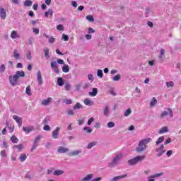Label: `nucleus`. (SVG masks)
Returning a JSON list of instances; mask_svg holds the SVG:
<instances>
[{
  "mask_svg": "<svg viewBox=\"0 0 181 181\" xmlns=\"http://www.w3.org/2000/svg\"><path fill=\"white\" fill-rule=\"evenodd\" d=\"M152 139L149 137L139 141L137 146L135 148V152L142 153L148 149V145L151 142Z\"/></svg>",
  "mask_w": 181,
  "mask_h": 181,
  "instance_id": "f257e3e1",
  "label": "nucleus"
},
{
  "mask_svg": "<svg viewBox=\"0 0 181 181\" xmlns=\"http://www.w3.org/2000/svg\"><path fill=\"white\" fill-rule=\"evenodd\" d=\"M25 76V71H17L14 76H10L8 78L9 83L12 87H15L18 84V80L20 77H23Z\"/></svg>",
  "mask_w": 181,
  "mask_h": 181,
  "instance_id": "f03ea898",
  "label": "nucleus"
},
{
  "mask_svg": "<svg viewBox=\"0 0 181 181\" xmlns=\"http://www.w3.org/2000/svg\"><path fill=\"white\" fill-rule=\"evenodd\" d=\"M145 159H146V156L145 155L136 156V157L129 160L127 161V163L128 165H129V166H134L139 163V162H142V160H145Z\"/></svg>",
  "mask_w": 181,
  "mask_h": 181,
  "instance_id": "7ed1b4c3",
  "label": "nucleus"
},
{
  "mask_svg": "<svg viewBox=\"0 0 181 181\" xmlns=\"http://www.w3.org/2000/svg\"><path fill=\"white\" fill-rule=\"evenodd\" d=\"M122 153H119L117 154L112 160V162L109 163V167L110 168H115L119 163V161L121 159H122Z\"/></svg>",
  "mask_w": 181,
  "mask_h": 181,
  "instance_id": "20e7f679",
  "label": "nucleus"
},
{
  "mask_svg": "<svg viewBox=\"0 0 181 181\" xmlns=\"http://www.w3.org/2000/svg\"><path fill=\"white\" fill-rule=\"evenodd\" d=\"M168 115H169L170 118H173V110L169 107L161 112L160 118V119H165Z\"/></svg>",
  "mask_w": 181,
  "mask_h": 181,
  "instance_id": "39448f33",
  "label": "nucleus"
},
{
  "mask_svg": "<svg viewBox=\"0 0 181 181\" xmlns=\"http://www.w3.org/2000/svg\"><path fill=\"white\" fill-rule=\"evenodd\" d=\"M68 155L71 158H74L76 156H78V158H80V156L83 155V150L81 149L73 150L71 152H69Z\"/></svg>",
  "mask_w": 181,
  "mask_h": 181,
  "instance_id": "423d86ee",
  "label": "nucleus"
},
{
  "mask_svg": "<svg viewBox=\"0 0 181 181\" xmlns=\"http://www.w3.org/2000/svg\"><path fill=\"white\" fill-rule=\"evenodd\" d=\"M93 174H88L87 175L86 177H84L83 178L81 179V181H100L102 180V177H97V178H94L93 180Z\"/></svg>",
  "mask_w": 181,
  "mask_h": 181,
  "instance_id": "0eeeda50",
  "label": "nucleus"
},
{
  "mask_svg": "<svg viewBox=\"0 0 181 181\" xmlns=\"http://www.w3.org/2000/svg\"><path fill=\"white\" fill-rule=\"evenodd\" d=\"M165 51L164 49H160V54L158 55V63H163V59H165Z\"/></svg>",
  "mask_w": 181,
  "mask_h": 181,
  "instance_id": "6e6552de",
  "label": "nucleus"
},
{
  "mask_svg": "<svg viewBox=\"0 0 181 181\" xmlns=\"http://www.w3.org/2000/svg\"><path fill=\"white\" fill-rule=\"evenodd\" d=\"M0 18L3 21L6 19V10L0 6Z\"/></svg>",
  "mask_w": 181,
  "mask_h": 181,
  "instance_id": "1a4fd4ad",
  "label": "nucleus"
},
{
  "mask_svg": "<svg viewBox=\"0 0 181 181\" xmlns=\"http://www.w3.org/2000/svg\"><path fill=\"white\" fill-rule=\"evenodd\" d=\"M52 100H53V98H47V99H44L41 102V105H44L45 107H46L47 105H50Z\"/></svg>",
  "mask_w": 181,
  "mask_h": 181,
  "instance_id": "9d476101",
  "label": "nucleus"
},
{
  "mask_svg": "<svg viewBox=\"0 0 181 181\" xmlns=\"http://www.w3.org/2000/svg\"><path fill=\"white\" fill-rule=\"evenodd\" d=\"M37 80L39 86L43 84V78L42 77V72L40 71H38L37 73Z\"/></svg>",
  "mask_w": 181,
  "mask_h": 181,
  "instance_id": "9b49d317",
  "label": "nucleus"
},
{
  "mask_svg": "<svg viewBox=\"0 0 181 181\" xmlns=\"http://www.w3.org/2000/svg\"><path fill=\"white\" fill-rule=\"evenodd\" d=\"M60 131V127H57L53 132H52V138L53 139H57L59 137V132Z\"/></svg>",
  "mask_w": 181,
  "mask_h": 181,
  "instance_id": "f8f14e48",
  "label": "nucleus"
},
{
  "mask_svg": "<svg viewBox=\"0 0 181 181\" xmlns=\"http://www.w3.org/2000/svg\"><path fill=\"white\" fill-rule=\"evenodd\" d=\"M13 56L15 60H21V54L19 53V50L14 49L13 52Z\"/></svg>",
  "mask_w": 181,
  "mask_h": 181,
  "instance_id": "ddd939ff",
  "label": "nucleus"
},
{
  "mask_svg": "<svg viewBox=\"0 0 181 181\" xmlns=\"http://www.w3.org/2000/svg\"><path fill=\"white\" fill-rule=\"evenodd\" d=\"M127 174H124V175H122L116 176V177H114L113 178H112L110 180V181H119L122 179H125V177H127Z\"/></svg>",
  "mask_w": 181,
  "mask_h": 181,
  "instance_id": "4468645a",
  "label": "nucleus"
},
{
  "mask_svg": "<svg viewBox=\"0 0 181 181\" xmlns=\"http://www.w3.org/2000/svg\"><path fill=\"white\" fill-rule=\"evenodd\" d=\"M70 150L68 148L64 146H59L57 149V152L59 153H66V152H69Z\"/></svg>",
  "mask_w": 181,
  "mask_h": 181,
  "instance_id": "2eb2a0df",
  "label": "nucleus"
},
{
  "mask_svg": "<svg viewBox=\"0 0 181 181\" xmlns=\"http://www.w3.org/2000/svg\"><path fill=\"white\" fill-rule=\"evenodd\" d=\"M167 132H169V127L165 126L160 129L158 131V134H166Z\"/></svg>",
  "mask_w": 181,
  "mask_h": 181,
  "instance_id": "dca6fc26",
  "label": "nucleus"
},
{
  "mask_svg": "<svg viewBox=\"0 0 181 181\" xmlns=\"http://www.w3.org/2000/svg\"><path fill=\"white\" fill-rule=\"evenodd\" d=\"M10 37L11 39H19V35L18 34V31L13 30L10 35Z\"/></svg>",
  "mask_w": 181,
  "mask_h": 181,
  "instance_id": "f3484780",
  "label": "nucleus"
},
{
  "mask_svg": "<svg viewBox=\"0 0 181 181\" xmlns=\"http://www.w3.org/2000/svg\"><path fill=\"white\" fill-rule=\"evenodd\" d=\"M13 149H17L18 152H21L23 149H25L23 144L14 145Z\"/></svg>",
  "mask_w": 181,
  "mask_h": 181,
  "instance_id": "a211bd4d",
  "label": "nucleus"
},
{
  "mask_svg": "<svg viewBox=\"0 0 181 181\" xmlns=\"http://www.w3.org/2000/svg\"><path fill=\"white\" fill-rule=\"evenodd\" d=\"M35 128L32 126L30 127H23V131H24V132H27V134H29V132H32V131H34Z\"/></svg>",
  "mask_w": 181,
  "mask_h": 181,
  "instance_id": "6ab92c4d",
  "label": "nucleus"
},
{
  "mask_svg": "<svg viewBox=\"0 0 181 181\" xmlns=\"http://www.w3.org/2000/svg\"><path fill=\"white\" fill-rule=\"evenodd\" d=\"M13 118L17 122V124H18L19 127H21V125H22V118H21L20 117H18L17 115H13Z\"/></svg>",
  "mask_w": 181,
  "mask_h": 181,
  "instance_id": "aec40b11",
  "label": "nucleus"
},
{
  "mask_svg": "<svg viewBox=\"0 0 181 181\" xmlns=\"http://www.w3.org/2000/svg\"><path fill=\"white\" fill-rule=\"evenodd\" d=\"M103 115L105 117H110V106H105L103 110Z\"/></svg>",
  "mask_w": 181,
  "mask_h": 181,
  "instance_id": "412c9836",
  "label": "nucleus"
},
{
  "mask_svg": "<svg viewBox=\"0 0 181 181\" xmlns=\"http://www.w3.org/2000/svg\"><path fill=\"white\" fill-rule=\"evenodd\" d=\"M49 16L52 18L53 16V8H49L47 11L45 12V18H49Z\"/></svg>",
  "mask_w": 181,
  "mask_h": 181,
  "instance_id": "4be33fe9",
  "label": "nucleus"
},
{
  "mask_svg": "<svg viewBox=\"0 0 181 181\" xmlns=\"http://www.w3.org/2000/svg\"><path fill=\"white\" fill-rule=\"evenodd\" d=\"M85 105H88L89 107H91V105H94V102L93 100L86 98L83 101Z\"/></svg>",
  "mask_w": 181,
  "mask_h": 181,
  "instance_id": "5701e85b",
  "label": "nucleus"
},
{
  "mask_svg": "<svg viewBox=\"0 0 181 181\" xmlns=\"http://www.w3.org/2000/svg\"><path fill=\"white\" fill-rule=\"evenodd\" d=\"M43 36L49 39L48 40L49 43L53 44L56 42V38L53 37H49V35H47V34H43Z\"/></svg>",
  "mask_w": 181,
  "mask_h": 181,
  "instance_id": "b1692460",
  "label": "nucleus"
},
{
  "mask_svg": "<svg viewBox=\"0 0 181 181\" xmlns=\"http://www.w3.org/2000/svg\"><path fill=\"white\" fill-rule=\"evenodd\" d=\"M88 94L89 95H90V97H95L97 94H98V89L95 88H93L92 89V92H89Z\"/></svg>",
  "mask_w": 181,
  "mask_h": 181,
  "instance_id": "393cba45",
  "label": "nucleus"
},
{
  "mask_svg": "<svg viewBox=\"0 0 181 181\" xmlns=\"http://www.w3.org/2000/svg\"><path fill=\"white\" fill-rule=\"evenodd\" d=\"M64 171L63 170H56L54 172V176H60L61 175H64Z\"/></svg>",
  "mask_w": 181,
  "mask_h": 181,
  "instance_id": "a878e982",
  "label": "nucleus"
},
{
  "mask_svg": "<svg viewBox=\"0 0 181 181\" xmlns=\"http://www.w3.org/2000/svg\"><path fill=\"white\" fill-rule=\"evenodd\" d=\"M62 71L63 73H69V71H70V66L67 64H64L62 66Z\"/></svg>",
  "mask_w": 181,
  "mask_h": 181,
  "instance_id": "bb28decb",
  "label": "nucleus"
},
{
  "mask_svg": "<svg viewBox=\"0 0 181 181\" xmlns=\"http://www.w3.org/2000/svg\"><path fill=\"white\" fill-rule=\"evenodd\" d=\"M18 159L21 162H25V160H26V159H28V156H26V154L22 153L20 155Z\"/></svg>",
  "mask_w": 181,
  "mask_h": 181,
  "instance_id": "cd10ccee",
  "label": "nucleus"
},
{
  "mask_svg": "<svg viewBox=\"0 0 181 181\" xmlns=\"http://www.w3.org/2000/svg\"><path fill=\"white\" fill-rule=\"evenodd\" d=\"M97 145V141H92L88 144L87 145V149H91L92 148H94Z\"/></svg>",
  "mask_w": 181,
  "mask_h": 181,
  "instance_id": "c85d7f7f",
  "label": "nucleus"
},
{
  "mask_svg": "<svg viewBox=\"0 0 181 181\" xmlns=\"http://www.w3.org/2000/svg\"><path fill=\"white\" fill-rule=\"evenodd\" d=\"M57 84L59 86V87H63V86H64V81L63 80V78H58Z\"/></svg>",
  "mask_w": 181,
  "mask_h": 181,
  "instance_id": "c756f323",
  "label": "nucleus"
},
{
  "mask_svg": "<svg viewBox=\"0 0 181 181\" xmlns=\"http://www.w3.org/2000/svg\"><path fill=\"white\" fill-rule=\"evenodd\" d=\"M158 103V100L156 98H153L150 101V107H155L156 105V103Z\"/></svg>",
  "mask_w": 181,
  "mask_h": 181,
  "instance_id": "7c9ffc66",
  "label": "nucleus"
},
{
  "mask_svg": "<svg viewBox=\"0 0 181 181\" xmlns=\"http://www.w3.org/2000/svg\"><path fill=\"white\" fill-rule=\"evenodd\" d=\"M25 94H27V95H32V88H30V86L26 87Z\"/></svg>",
  "mask_w": 181,
  "mask_h": 181,
  "instance_id": "2f4dec72",
  "label": "nucleus"
},
{
  "mask_svg": "<svg viewBox=\"0 0 181 181\" xmlns=\"http://www.w3.org/2000/svg\"><path fill=\"white\" fill-rule=\"evenodd\" d=\"M33 1L32 0H25L23 3L24 6H32Z\"/></svg>",
  "mask_w": 181,
  "mask_h": 181,
  "instance_id": "473e14b6",
  "label": "nucleus"
},
{
  "mask_svg": "<svg viewBox=\"0 0 181 181\" xmlns=\"http://www.w3.org/2000/svg\"><path fill=\"white\" fill-rule=\"evenodd\" d=\"M44 53H45V59H47V60L50 59V55H49V48H45Z\"/></svg>",
  "mask_w": 181,
  "mask_h": 181,
  "instance_id": "72a5a7b5",
  "label": "nucleus"
},
{
  "mask_svg": "<svg viewBox=\"0 0 181 181\" xmlns=\"http://www.w3.org/2000/svg\"><path fill=\"white\" fill-rule=\"evenodd\" d=\"M112 81H119L121 80V75L117 74L112 78Z\"/></svg>",
  "mask_w": 181,
  "mask_h": 181,
  "instance_id": "f704fd0d",
  "label": "nucleus"
},
{
  "mask_svg": "<svg viewBox=\"0 0 181 181\" xmlns=\"http://www.w3.org/2000/svg\"><path fill=\"white\" fill-rule=\"evenodd\" d=\"M11 140L13 144H18V142H19V139H18L15 135L11 136Z\"/></svg>",
  "mask_w": 181,
  "mask_h": 181,
  "instance_id": "c9c22d12",
  "label": "nucleus"
},
{
  "mask_svg": "<svg viewBox=\"0 0 181 181\" xmlns=\"http://www.w3.org/2000/svg\"><path fill=\"white\" fill-rule=\"evenodd\" d=\"M63 103L66 105H70V104H72L73 100H71V99H64Z\"/></svg>",
  "mask_w": 181,
  "mask_h": 181,
  "instance_id": "e433bc0d",
  "label": "nucleus"
},
{
  "mask_svg": "<svg viewBox=\"0 0 181 181\" xmlns=\"http://www.w3.org/2000/svg\"><path fill=\"white\" fill-rule=\"evenodd\" d=\"M83 108V105L80 104V103H77L74 106V110H80Z\"/></svg>",
  "mask_w": 181,
  "mask_h": 181,
  "instance_id": "4c0bfd02",
  "label": "nucleus"
},
{
  "mask_svg": "<svg viewBox=\"0 0 181 181\" xmlns=\"http://www.w3.org/2000/svg\"><path fill=\"white\" fill-rule=\"evenodd\" d=\"M97 76L100 78H103V76H104V74L103 73V70L98 69V71H97Z\"/></svg>",
  "mask_w": 181,
  "mask_h": 181,
  "instance_id": "58836bf2",
  "label": "nucleus"
},
{
  "mask_svg": "<svg viewBox=\"0 0 181 181\" xmlns=\"http://www.w3.org/2000/svg\"><path fill=\"white\" fill-rule=\"evenodd\" d=\"M131 114H132V111L131 110V109H127L124 113V117H129V115H131Z\"/></svg>",
  "mask_w": 181,
  "mask_h": 181,
  "instance_id": "ea45409f",
  "label": "nucleus"
},
{
  "mask_svg": "<svg viewBox=\"0 0 181 181\" xmlns=\"http://www.w3.org/2000/svg\"><path fill=\"white\" fill-rule=\"evenodd\" d=\"M165 141V137L164 136H160L158 138L157 141L156 142V145H159V144H162Z\"/></svg>",
  "mask_w": 181,
  "mask_h": 181,
  "instance_id": "a19ab883",
  "label": "nucleus"
},
{
  "mask_svg": "<svg viewBox=\"0 0 181 181\" xmlns=\"http://www.w3.org/2000/svg\"><path fill=\"white\" fill-rule=\"evenodd\" d=\"M83 131H86L87 134H91V132H93V129L88 127H83Z\"/></svg>",
  "mask_w": 181,
  "mask_h": 181,
  "instance_id": "79ce46f5",
  "label": "nucleus"
},
{
  "mask_svg": "<svg viewBox=\"0 0 181 181\" xmlns=\"http://www.w3.org/2000/svg\"><path fill=\"white\" fill-rule=\"evenodd\" d=\"M65 90L66 91H70L71 90V85L69 83H65Z\"/></svg>",
  "mask_w": 181,
  "mask_h": 181,
  "instance_id": "37998d69",
  "label": "nucleus"
},
{
  "mask_svg": "<svg viewBox=\"0 0 181 181\" xmlns=\"http://www.w3.org/2000/svg\"><path fill=\"white\" fill-rule=\"evenodd\" d=\"M26 57L28 60H32V52H30V50H28L26 53Z\"/></svg>",
  "mask_w": 181,
  "mask_h": 181,
  "instance_id": "c03bdc74",
  "label": "nucleus"
},
{
  "mask_svg": "<svg viewBox=\"0 0 181 181\" xmlns=\"http://www.w3.org/2000/svg\"><path fill=\"white\" fill-rule=\"evenodd\" d=\"M86 19H87V21H88L89 22H94V17H93V16L91 15H88L86 17Z\"/></svg>",
  "mask_w": 181,
  "mask_h": 181,
  "instance_id": "a18cd8bd",
  "label": "nucleus"
},
{
  "mask_svg": "<svg viewBox=\"0 0 181 181\" xmlns=\"http://www.w3.org/2000/svg\"><path fill=\"white\" fill-rule=\"evenodd\" d=\"M174 85H175V83H173V81L166 82V86H167L168 88H173Z\"/></svg>",
  "mask_w": 181,
  "mask_h": 181,
  "instance_id": "49530a36",
  "label": "nucleus"
},
{
  "mask_svg": "<svg viewBox=\"0 0 181 181\" xmlns=\"http://www.w3.org/2000/svg\"><path fill=\"white\" fill-rule=\"evenodd\" d=\"M62 40H64V42H69V35L62 34Z\"/></svg>",
  "mask_w": 181,
  "mask_h": 181,
  "instance_id": "de8ad7c7",
  "label": "nucleus"
},
{
  "mask_svg": "<svg viewBox=\"0 0 181 181\" xmlns=\"http://www.w3.org/2000/svg\"><path fill=\"white\" fill-rule=\"evenodd\" d=\"M43 136L42 135H38L37 136L35 137L34 143L37 144L42 139Z\"/></svg>",
  "mask_w": 181,
  "mask_h": 181,
  "instance_id": "09e8293b",
  "label": "nucleus"
},
{
  "mask_svg": "<svg viewBox=\"0 0 181 181\" xmlns=\"http://www.w3.org/2000/svg\"><path fill=\"white\" fill-rule=\"evenodd\" d=\"M107 126V128H114V127H115V123H114L113 122H109Z\"/></svg>",
  "mask_w": 181,
  "mask_h": 181,
  "instance_id": "8fccbe9b",
  "label": "nucleus"
},
{
  "mask_svg": "<svg viewBox=\"0 0 181 181\" xmlns=\"http://www.w3.org/2000/svg\"><path fill=\"white\" fill-rule=\"evenodd\" d=\"M36 148H37V144L33 142V146L31 147V149H30V152H33L34 151H36Z\"/></svg>",
  "mask_w": 181,
  "mask_h": 181,
  "instance_id": "3c124183",
  "label": "nucleus"
},
{
  "mask_svg": "<svg viewBox=\"0 0 181 181\" xmlns=\"http://www.w3.org/2000/svg\"><path fill=\"white\" fill-rule=\"evenodd\" d=\"M152 176L154 179L156 177H160V176H163V173H156V174L153 175Z\"/></svg>",
  "mask_w": 181,
  "mask_h": 181,
  "instance_id": "603ef678",
  "label": "nucleus"
},
{
  "mask_svg": "<svg viewBox=\"0 0 181 181\" xmlns=\"http://www.w3.org/2000/svg\"><path fill=\"white\" fill-rule=\"evenodd\" d=\"M59 65H57V62H53L51 63V67L52 69H56V67H58Z\"/></svg>",
  "mask_w": 181,
  "mask_h": 181,
  "instance_id": "864d4df0",
  "label": "nucleus"
},
{
  "mask_svg": "<svg viewBox=\"0 0 181 181\" xmlns=\"http://www.w3.org/2000/svg\"><path fill=\"white\" fill-rule=\"evenodd\" d=\"M50 121V119L45 117L43 121H42V124H45V125H47V124H49V122Z\"/></svg>",
  "mask_w": 181,
  "mask_h": 181,
  "instance_id": "5fc2aeb1",
  "label": "nucleus"
},
{
  "mask_svg": "<svg viewBox=\"0 0 181 181\" xmlns=\"http://www.w3.org/2000/svg\"><path fill=\"white\" fill-rule=\"evenodd\" d=\"M33 33H35V35H39V28H33Z\"/></svg>",
  "mask_w": 181,
  "mask_h": 181,
  "instance_id": "6e6d98bb",
  "label": "nucleus"
},
{
  "mask_svg": "<svg viewBox=\"0 0 181 181\" xmlns=\"http://www.w3.org/2000/svg\"><path fill=\"white\" fill-rule=\"evenodd\" d=\"M84 121H85L84 117H83L81 119L78 120V125H83L84 124Z\"/></svg>",
  "mask_w": 181,
  "mask_h": 181,
  "instance_id": "4d7b16f0",
  "label": "nucleus"
},
{
  "mask_svg": "<svg viewBox=\"0 0 181 181\" xmlns=\"http://www.w3.org/2000/svg\"><path fill=\"white\" fill-rule=\"evenodd\" d=\"M57 30H64V27H63V25L59 24L57 27Z\"/></svg>",
  "mask_w": 181,
  "mask_h": 181,
  "instance_id": "13d9d810",
  "label": "nucleus"
},
{
  "mask_svg": "<svg viewBox=\"0 0 181 181\" xmlns=\"http://www.w3.org/2000/svg\"><path fill=\"white\" fill-rule=\"evenodd\" d=\"M44 131H50L51 128L50 126L45 124L43 127Z\"/></svg>",
  "mask_w": 181,
  "mask_h": 181,
  "instance_id": "bf43d9fd",
  "label": "nucleus"
},
{
  "mask_svg": "<svg viewBox=\"0 0 181 181\" xmlns=\"http://www.w3.org/2000/svg\"><path fill=\"white\" fill-rule=\"evenodd\" d=\"M66 112H67L68 115H69V116H73V115H74V112L73 110H68L66 111Z\"/></svg>",
  "mask_w": 181,
  "mask_h": 181,
  "instance_id": "052dcab7",
  "label": "nucleus"
},
{
  "mask_svg": "<svg viewBox=\"0 0 181 181\" xmlns=\"http://www.w3.org/2000/svg\"><path fill=\"white\" fill-rule=\"evenodd\" d=\"M0 71H1V73H5V64H1L0 66Z\"/></svg>",
  "mask_w": 181,
  "mask_h": 181,
  "instance_id": "680f3d73",
  "label": "nucleus"
},
{
  "mask_svg": "<svg viewBox=\"0 0 181 181\" xmlns=\"http://www.w3.org/2000/svg\"><path fill=\"white\" fill-rule=\"evenodd\" d=\"M88 78L90 80V81H94V77L93 76V74H88Z\"/></svg>",
  "mask_w": 181,
  "mask_h": 181,
  "instance_id": "e2e57ef3",
  "label": "nucleus"
},
{
  "mask_svg": "<svg viewBox=\"0 0 181 181\" xmlns=\"http://www.w3.org/2000/svg\"><path fill=\"white\" fill-rule=\"evenodd\" d=\"M57 62L58 64H64V60H63L62 59H58Z\"/></svg>",
  "mask_w": 181,
  "mask_h": 181,
  "instance_id": "0e129e2a",
  "label": "nucleus"
},
{
  "mask_svg": "<svg viewBox=\"0 0 181 181\" xmlns=\"http://www.w3.org/2000/svg\"><path fill=\"white\" fill-rule=\"evenodd\" d=\"M91 122H94V117H90L88 121V125H91Z\"/></svg>",
  "mask_w": 181,
  "mask_h": 181,
  "instance_id": "69168bd1",
  "label": "nucleus"
},
{
  "mask_svg": "<svg viewBox=\"0 0 181 181\" xmlns=\"http://www.w3.org/2000/svg\"><path fill=\"white\" fill-rule=\"evenodd\" d=\"M88 87H90V83H84L83 86V88L84 89L88 88Z\"/></svg>",
  "mask_w": 181,
  "mask_h": 181,
  "instance_id": "338daca9",
  "label": "nucleus"
},
{
  "mask_svg": "<svg viewBox=\"0 0 181 181\" xmlns=\"http://www.w3.org/2000/svg\"><path fill=\"white\" fill-rule=\"evenodd\" d=\"M148 181H155V178L153 177V175H151L148 177Z\"/></svg>",
  "mask_w": 181,
  "mask_h": 181,
  "instance_id": "774afa93",
  "label": "nucleus"
}]
</instances>
